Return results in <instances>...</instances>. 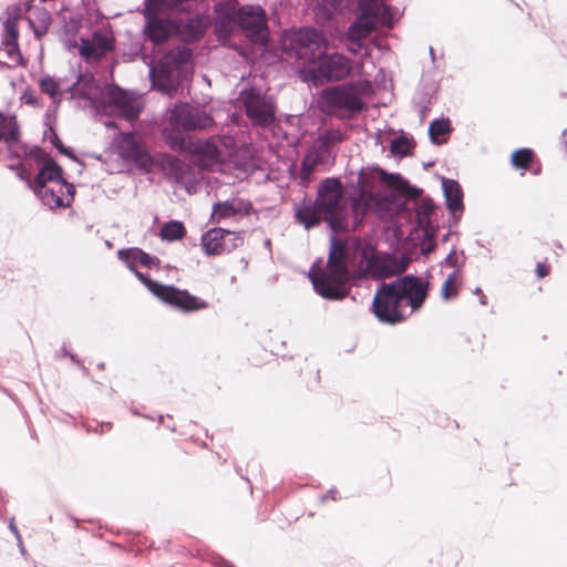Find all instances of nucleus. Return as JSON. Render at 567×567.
<instances>
[{"label":"nucleus","instance_id":"1","mask_svg":"<svg viewBox=\"0 0 567 567\" xmlns=\"http://www.w3.org/2000/svg\"><path fill=\"white\" fill-rule=\"evenodd\" d=\"M142 248L127 247L116 251L117 259L121 260L135 278L161 302L183 313H193L207 309L209 303L190 293L187 289H181L174 285H165L152 279L146 272L138 270L141 266Z\"/></svg>","mask_w":567,"mask_h":567},{"label":"nucleus","instance_id":"2","mask_svg":"<svg viewBox=\"0 0 567 567\" xmlns=\"http://www.w3.org/2000/svg\"><path fill=\"white\" fill-rule=\"evenodd\" d=\"M313 290L323 299L340 301L348 297L351 280L349 256L346 243L338 236L330 235L326 270L318 275L308 274Z\"/></svg>","mask_w":567,"mask_h":567},{"label":"nucleus","instance_id":"3","mask_svg":"<svg viewBox=\"0 0 567 567\" xmlns=\"http://www.w3.org/2000/svg\"><path fill=\"white\" fill-rule=\"evenodd\" d=\"M375 175H379V178L382 183L408 199H416L423 193L422 188L412 185L409 179L403 177L400 173H390L380 168L379 166L369 167V172H365L363 168H361L358 172L355 181L347 182V187L351 188L349 198L352 206H354L364 197L365 188L373 184Z\"/></svg>","mask_w":567,"mask_h":567},{"label":"nucleus","instance_id":"4","mask_svg":"<svg viewBox=\"0 0 567 567\" xmlns=\"http://www.w3.org/2000/svg\"><path fill=\"white\" fill-rule=\"evenodd\" d=\"M91 106L96 114L118 116L125 120L136 118L143 111L138 96L130 90L117 85L110 87L105 94L95 95Z\"/></svg>","mask_w":567,"mask_h":567},{"label":"nucleus","instance_id":"5","mask_svg":"<svg viewBox=\"0 0 567 567\" xmlns=\"http://www.w3.org/2000/svg\"><path fill=\"white\" fill-rule=\"evenodd\" d=\"M235 28L252 44L266 45L269 41L267 12L260 4H244L238 8Z\"/></svg>","mask_w":567,"mask_h":567},{"label":"nucleus","instance_id":"6","mask_svg":"<svg viewBox=\"0 0 567 567\" xmlns=\"http://www.w3.org/2000/svg\"><path fill=\"white\" fill-rule=\"evenodd\" d=\"M238 99L241 101L246 116L257 126H268L276 117V103L270 95L261 93L256 86H249L240 91Z\"/></svg>","mask_w":567,"mask_h":567},{"label":"nucleus","instance_id":"7","mask_svg":"<svg viewBox=\"0 0 567 567\" xmlns=\"http://www.w3.org/2000/svg\"><path fill=\"white\" fill-rule=\"evenodd\" d=\"M399 295L390 282H379L371 303V312L384 324L394 326L405 320Z\"/></svg>","mask_w":567,"mask_h":567},{"label":"nucleus","instance_id":"8","mask_svg":"<svg viewBox=\"0 0 567 567\" xmlns=\"http://www.w3.org/2000/svg\"><path fill=\"white\" fill-rule=\"evenodd\" d=\"M381 0H357L354 11L357 17L347 29V37L351 43L361 47V40L372 32L380 16Z\"/></svg>","mask_w":567,"mask_h":567},{"label":"nucleus","instance_id":"9","mask_svg":"<svg viewBox=\"0 0 567 567\" xmlns=\"http://www.w3.org/2000/svg\"><path fill=\"white\" fill-rule=\"evenodd\" d=\"M351 72V60L342 53L319 55V62L309 69L310 80L315 84L329 81H340Z\"/></svg>","mask_w":567,"mask_h":567},{"label":"nucleus","instance_id":"10","mask_svg":"<svg viewBox=\"0 0 567 567\" xmlns=\"http://www.w3.org/2000/svg\"><path fill=\"white\" fill-rule=\"evenodd\" d=\"M320 104L330 111L359 112L362 101L354 82L328 86L322 90Z\"/></svg>","mask_w":567,"mask_h":567},{"label":"nucleus","instance_id":"11","mask_svg":"<svg viewBox=\"0 0 567 567\" xmlns=\"http://www.w3.org/2000/svg\"><path fill=\"white\" fill-rule=\"evenodd\" d=\"M114 145L123 161L132 163L136 168L146 173L152 169L154 159L150 151L132 132H118L114 138Z\"/></svg>","mask_w":567,"mask_h":567},{"label":"nucleus","instance_id":"12","mask_svg":"<svg viewBox=\"0 0 567 567\" xmlns=\"http://www.w3.org/2000/svg\"><path fill=\"white\" fill-rule=\"evenodd\" d=\"M169 126L184 131L205 130L214 124V117L199 106L179 102L168 115Z\"/></svg>","mask_w":567,"mask_h":567},{"label":"nucleus","instance_id":"13","mask_svg":"<svg viewBox=\"0 0 567 567\" xmlns=\"http://www.w3.org/2000/svg\"><path fill=\"white\" fill-rule=\"evenodd\" d=\"M390 287L395 290L401 300H405L412 311L419 310L425 302L431 284L413 274H405L390 281Z\"/></svg>","mask_w":567,"mask_h":567},{"label":"nucleus","instance_id":"14","mask_svg":"<svg viewBox=\"0 0 567 567\" xmlns=\"http://www.w3.org/2000/svg\"><path fill=\"white\" fill-rule=\"evenodd\" d=\"M244 244L240 233L223 227H213L200 236V245L206 256L229 254Z\"/></svg>","mask_w":567,"mask_h":567},{"label":"nucleus","instance_id":"15","mask_svg":"<svg viewBox=\"0 0 567 567\" xmlns=\"http://www.w3.org/2000/svg\"><path fill=\"white\" fill-rule=\"evenodd\" d=\"M141 12L145 20L143 27L144 38L153 44H163L173 35L179 33L181 25L175 19L161 17L158 13H153L150 9H143Z\"/></svg>","mask_w":567,"mask_h":567},{"label":"nucleus","instance_id":"16","mask_svg":"<svg viewBox=\"0 0 567 567\" xmlns=\"http://www.w3.org/2000/svg\"><path fill=\"white\" fill-rule=\"evenodd\" d=\"M444 204L451 214L454 223H458L465 209L464 192L461 184L453 178L441 177Z\"/></svg>","mask_w":567,"mask_h":567},{"label":"nucleus","instance_id":"17","mask_svg":"<svg viewBox=\"0 0 567 567\" xmlns=\"http://www.w3.org/2000/svg\"><path fill=\"white\" fill-rule=\"evenodd\" d=\"M20 125L16 114H4L0 111V141L8 150L9 159H21V155L13 148L20 142Z\"/></svg>","mask_w":567,"mask_h":567},{"label":"nucleus","instance_id":"18","mask_svg":"<svg viewBox=\"0 0 567 567\" xmlns=\"http://www.w3.org/2000/svg\"><path fill=\"white\" fill-rule=\"evenodd\" d=\"M293 217L306 230H310L323 220V204L317 199L307 200L305 197L300 203L295 204Z\"/></svg>","mask_w":567,"mask_h":567},{"label":"nucleus","instance_id":"19","mask_svg":"<svg viewBox=\"0 0 567 567\" xmlns=\"http://www.w3.org/2000/svg\"><path fill=\"white\" fill-rule=\"evenodd\" d=\"M352 208L346 204L336 202L333 206H323V220L330 235L338 236V231H347L350 228Z\"/></svg>","mask_w":567,"mask_h":567},{"label":"nucleus","instance_id":"20","mask_svg":"<svg viewBox=\"0 0 567 567\" xmlns=\"http://www.w3.org/2000/svg\"><path fill=\"white\" fill-rule=\"evenodd\" d=\"M216 13L215 32L218 38L229 37L235 28L237 11L230 0H221L215 4Z\"/></svg>","mask_w":567,"mask_h":567},{"label":"nucleus","instance_id":"21","mask_svg":"<svg viewBox=\"0 0 567 567\" xmlns=\"http://www.w3.org/2000/svg\"><path fill=\"white\" fill-rule=\"evenodd\" d=\"M158 158L162 169L177 184L194 174L193 167L174 154L158 153Z\"/></svg>","mask_w":567,"mask_h":567},{"label":"nucleus","instance_id":"22","mask_svg":"<svg viewBox=\"0 0 567 567\" xmlns=\"http://www.w3.org/2000/svg\"><path fill=\"white\" fill-rule=\"evenodd\" d=\"M361 260L364 262L365 275L370 278L375 280L391 278L386 252L380 255L373 250H363Z\"/></svg>","mask_w":567,"mask_h":567},{"label":"nucleus","instance_id":"23","mask_svg":"<svg viewBox=\"0 0 567 567\" xmlns=\"http://www.w3.org/2000/svg\"><path fill=\"white\" fill-rule=\"evenodd\" d=\"M63 174L61 165L53 157H48L47 163L29 181L30 188H42L48 182H64Z\"/></svg>","mask_w":567,"mask_h":567},{"label":"nucleus","instance_id":"24","mask_svg":"<svg viewBox=\"0 0 567 567\" xmlns=\"http://www.w3.org/2000/svg\"><path fill=\"white\" fill-rule=\"evenodd\" d=\"M352 0H317L313 11L318 19L330 21L334 16L351 11Z\"/></svg>","mask_w":567,"mask_h":567},{"label":"nucleus","instance_id":"25","mask_svg":"<svg viewBox=\"0 0 567 567\" xmlns=\"http://www.w3.org/2000/svg\"><path fill=\"white\" fill-rule=\"evenodd\" d=\"M341 181L338 177H326L318 184L316 199L323 206H333L339 202Z\"/></svg>","mask_w":567,"mask_h":567},{"label":"nucleus","instance_id":"26","mask_svg":"<svg viewBox=\"0 0 567 567\" xmlns=\"http://www.w3.org/2000/svg\"><path fill=\"white\" fill-rule=\"evenodd\" d=\"M535 161L536 154L532 148L528 147L517 148L511 155V164L513 167L524 172L530 171L533 175H539L542 172V166L539 163H537V166L533 167Z\"/></svg>","mask_w":567,"mask_h":567},{"label":"nucleus","instance_id":"27","mask_svg":"<svg viewBox=\"0 0 567 567\" xmlns=\"http://www.w3.org/2000/svg\"><path fill=\"white\" fill-rule=\"evenodd\" d=\"M208 28V18L202 13H196L185 21V38L189 41H198L206 34Z\"/></svg>","mask_w":567,"mask_h":567},{"label":"nucleus","instance_id":"28","mask_svg":"<svg viewBox=\"0 0 567 567\" xmlns=\"http://www.w3.org/2000/svg\"><path fill=\"white\" fill-rule=\"evenodd\" d=\"M414 145L415 143L413 136L402 133L401 135L391 140L390 152L393 156L403 158L411 154V151L414 147Z\"/></svg>","mask_w":567,"mask_h":567},{"label":"nucleus","instance_id":"29","mask_svg":"<svg viewBox=\"0 0 567 567\" xmlns=\"http://www.w3.org/2000/svg\"><path fill=\"white\" fill-rule=\"evenodd\" d=\"M452 131L451 121L449 117L434 118L430 122L427 135L433 145H442L445 140H441L439 135L450 133Z\"/></svg>","mask_w":567,"mask_h":567},{"label":"nucleus","instance_id":"30","mask_svg":"<svg viewBox=\"0 0 567 567\" xmlns=\"http://www.w3.org/2000/svg\"><path fill=\"white\" fill-rule=\"evenodd\" d=\"M186 234L184 223L177 219L165 221L161 229L159 236L167 243H174L183 238Z\"/></svg>","mask_w":567,"mask_h":567},{"label":"nucleus","instance_id":"31","mask_svg":"<svg viewBox=\"0 0 567 567\" xmlns=\"http://www.w3.org/2000/svg\"><path fill=\"white\" fill-rule=\"evenodd\" d=\"M41 203L50 209L64 208L63 197L59 196L53 188L43 185L42 188H30Z\"/></svg>","mask_w":567,"mask_h":567},{"label":"nucleus","instance_id":"32","mask_svg":"<svg viewBox=\"0 0 567 567\" xmlns=\"http://www.w3.org/2000/svg\"><path fill=\"white\" fill-rule=\"evenodd\" d=\"M236 209L234 208L233 200L226 199L223 202H215L213 204V210L209 220L213 223H219L223 219L236 216Z\"/></svg>","mask_w":567,"mask_h":567},{"label":"nucleus","instance_id":"33","mask_svg":"<svg viewBox=\"0 0 567 567\" xmlns=\"http://www.w3.org/2000/svg\"><path fill=\"white\" fill-rule=\"evenodd\" d=\"M2 45H12L13 49H17V44H19V29L17 23V17H8L3 22V39L1 41Z\"/></svg>","mask_w":567,"mask_h":567},{"label":"nucleus","instance_id":"34","mask_svg":"<svg viewBox=\"0 0 567 567\" xmlns=\"http://www.w3.org/2000/svg\"><path fill=\"white\" fill-rule=\"evenodd\" d=\"M164 142L172 151H182L185 147V137L179 128L164 127L162 131Z\"/></svg>","mask_w":567,"mask_h":567},{"label":"nucleus","instance_id":"35","mask_svg":"<svg viewBox=\"0 0 567 567\" xmlns=\"http://www.w3.org/2000/svg\"><path fill=\"white\" fill-rule=\"evenodd\" d=\"M41 92L49 95L54 102L61 101L62 90L60 89V80H55L51 75H44L39 80Z\"/></svg>","mask_w":567,"mask_h":567},{"label":"nucleus","instance_id":"36","mask_svg":"<svg viewBox=\"0 0 567 567\" xmlns=\"http://www.w3.org/2000/svg\"><path fill=\"white\" fill-rule=\"evenodd\" d=\"M436 208L437 206L430 196L422 197L419 202L413 204L415 220L433 217L435 215Z\"/></svg>","mask_w":567,"mask_h":567},{"label":"nucleus","instance_id":"37","mask_svg":"<svg viewBox=\"0 0 567 567\" xmlns=\"http://www.w3.org/2000/svg\"><path fill=\"white\" fill-rule=\"evenodd\" d=\"M416 225L421 228V237L424 239H431L432 237H436L439 231V225L433 219V217H427L426 219H417L415 220Z\"/></svg>","mask_w":567,"mask_h":567},{"label":"nucleus","instance_id":"38","mask_svg":"<svg viewBox=\"0 0 567 567\" xmlns=\"http://www.w3.org/2000/svg\"><path fill=\"white\" fill-rule=\"evenodd\" d=\"M175 0H144V8L150 9L153 13H158L161 8H166L177 12V6Z\"/></svg>","mask_w":567,"mask_h":567},{"label":"nucleus","instance_id":"39","mask_svg":"<svg viewBox=\"0 0 567 567\" xmlns=\"http://www.w3.org/2000/svg\"><path fill=\"white\" fill-rule=\"evenodd\" d=\"M24 155L31 157L37 164L43 166L47 163L48 157H52L41 146L34 145L29 151L23 146Z\"/></svg>","mask_w":567,"mask_h":567},{"label":"nucleus","instance_id":"40","mask_svg":"<svg viewBox=\"0 0 567 567\" xmlns=\"http://www.w3.org/2000/svg\"><path fill=\"white\" fill-rule=\"evenodd\" d=\"M456 278V270L447 276L441 287V298L445 301H449L457 296V289L451 290V286Z\"/></svg>","mask_w":567,"mask_h":567},{"label":"nucleus","instance_id":"41","mask_svg":"<svg viewBox=\"0 0 567 567\" xmlns=\"http://www.w3.org/2000/svg\"><path fill=\"white\" fill-rule=\"evenodd\" d=\"M231 200L234 208L236 209V215L248 216L254 212V205L250 200L241 197H236Z\"/></svg>","mask_w":567,"mask_h":567},{"label":"nucleus","instance_id":"42","mask_svg":"<svg viewBox=\"0 0 567 567\" xmlns=\"http://www.w3.org/2000/svg\"><path fill=\"white\" fill-rule=\"evenodd\" d=\"M44 125H45V130H44L43 136L45 137L47 133L50 132L49 142L58 151V147L63 145V143H62L59 134L54 131L53 124L50 121V115L48 112L45 113Z\"/></svg>","mask_w":567,"mask_h":567},{"label":"nucleus","instance_id":"43","mask_svg":"<svg viewBox=\"0 0 567 567\" xmlns=\"http://www.w3.org/2000/svg\"><path fill=\"white\" fill-rule=\"evenodd\" d=\"M79 54L85 61H89L93 58L97 56L96 49L94 44L85 38H81V44L79 47Z\"/></svg>","mask_w":567,"mask_h":567},{"label":"nucleus","instance_id":"44","mask_svg":"<svg viewBox=\"0 0 567 567\" xmlns=\"http://www.w3.org/2000/svg\"><path fill=\"white\" fill-rule=\"evenodd\" d=\"M7 167L10 171L16 172L17 177L19 179H21L22 182H24L27 184V186L30 188L29 181H31V176H30V173L23 168V162L21 159H18L17 163L8 164Z\"/></svg>","mask_w":567,"mask_h":567},{"label":"nucleus","instance_id":"45","mask_svg":"<svg viewBox=\"0 0 567 567\" xmlns=\"http://www.w3.org/2000/svg\"><path fill=\"white\" fill-rule=\"evenodd\" d=\"M141 256V266L146 269H159L161 267V259L155 256L146 252L144 249H142Z\"/></svg>","mask_w":567,"mask_h":567},{"label":"nucleus","instance_id":"46","mask_svg":"<svg viewBox=\"0 0 567 567\" xmlns=\"http://www.w3.org/2000/svg\"><path fill=\"white\" fill-rule=\"evenodd\" d=\"M380 14L382 16V20L391 25L395 22L396 18V9H394L392 6L385 4L383 1L380 3Z\"/></svg>","mask_w":567,"mask_h":567},{"label":"nucleus","instance_id":"47","mask_svg":"<svg viewBox=\"0 0 567 567\" xmlns=\"http://www.w3.org/2000/svg\"><path fill=\"white\" fill-rule=\"evenodd\" d=\"M61 186L65 187V199L63 198V206L64 208L71 206L72 202L74 200L75 196V186L73 183L68 182L64 178V182H59Z\"/></svg>","mask_w":567,"mask_h":567},{"label":"nucleus","instance_id":"48","mask_svg":"<svg viewBox=\"0 0 567 567\" xmlns=\"http://www.w3.org/2000/svg\"><path fill=\"white\" fill-rule=\"evenodd\" d=\"M437 247V244L435 241V237H432L431 239H424L423 237L420 238V251L422 256H429L432 254Z\"/></svg>","mask_w":567,"mask_h":567},{"label":"nucleus","instance_id":"49","mask_svg":"<svg viewBox=\"0 0 567 567\" xmlns=\"http://www.w3.org/2000/svg\"><path fill=\"white\" fill-rule=\"evenodd\" d=\"M3 47L7 50V56L9 59L16 58V65H25L27 61L24 60V58L20 51L19 44H17L16 50L13 49V44L12 45H3Z\"/></svg>","mask_w":567,"mask_h":567},{"label":"nucleus","instance_id":"50","mask_svg":"<svg viewBox=\"0 0 567 567\" xmlns=\"http://www.w3.org/2000/svg\"><path fill=\"white\" fill-rule=\"evenodd\" d=\"M35 18L39 22V25L49 28L52 21V17L50 11H48L45 8H39L35 11Z\"/></svg>","mask_w":567,"mask_h":567},{"label":"nucleus","instance_id":"51","mask_svg":"<svg viewBox=\"0 0 567 567\" xmlns=\"http://www.w3.org/2000/svg\"><path fill=\"white\" fill-rule=\"evenodd\" d=\"M454 254H455V249L452 248V250L447 254V256L440 262L441 266H449V267H453L455 268V270L457 271L458 269H461L463 266H464V260L458 264L457 262V259L454 257Z\"/></svg>","mask_w":567,"mask_h":567},{"label":"nucleus","instance_id":"52","mask_svg":"<svg viewBox=\"0 0 567 567\" xmlns=\"http://www.w3.org/2000/svg\"><path fill=\"white\" fill-rule=\"evenodd\" d=\"M21 101L30 106L39 105V97L34 94L32 89H27L21 94Z\"/></svg>","mask_w":567,"mask_h":567},{"label":"nucleus","instance_id":"53","mask_svg":"<svg viewBox=\"0 0 567 567\" xmlns=\"http://www.w3.org/2000/svg\"><path fill=\"white\" fill-rule=\"evenodd\" d=\"M58 152L66 156L72 162L78 163L82 166L84 165V163L75 155L73 147L63 144L60 147H58Z\"/></svg>","mask_w":567,"mask_h":567},{"label":"nucleus","instance_id":"54","mask_svg":"<svg viewBox=\"0 0 567 567\" xmlns=\"http://www.w3.org/2000/svg\"><path fill=\"white\" fill-rule=\"evenodd\" d=\"M386 257L389 261L391 277L402 274V269H399L400 264L396 260V255H394L393 252H386Z\"/></svg>","mask_w":567,"mask_h":567},{"label":"nucleus","instance_id":"55","mask_svg":"<svg viewBox=\"0 0 567 567\" xmlns=\"http://www.w3.org/2000/svg\"><path fill=\"white\" fill-rule=\"evenodd\" d=\"M433 99H435V91H432V92H429V91H425V92H422L421 93V102H422V107L420 110V112L423 114L425 111L429 110L427 107V104H431Z\"/></svg>","mask_w":567,"mask_h":567},{"label":"nucleus","instance_id":"56","mask_svg":"<svg viewBox=\"0 0 567 567\" xmlns=\"http://www.w3.org/2000/svg\"><path fill=\"white\" fill-rule=\"evenodd\" d=\"M81 28V21L79 19H71L69 23L65 24V34L74 37Z\"/></svg>","mask_w":567,"mask_h":567},{"label":"nucleus","instance_id":"57","mask_svg":"<svg viewBox=\"0 0 567 567\" xmlns=\"http://www.w3.org/2000/svg\"><path fill=\"white\" fill-rule=\"evenodd\" d=\"M318 35L319 34L315 28H308L305 31V33L302 34V38L305 39V41H307L309 43L318 44V41H317Z\"/></svg>","mask_w":567,"mask_h":567},{"label":"nucleus","instance_id":"58","mask_svg":"<svg viewBox=\"0 0 567 567\" xmlns=\"http://www.w3.org/2000/svg\"><path fill=\"white\" fill-rule=\"evenodd\" d=\"M550 267L545 262H537L536 265V276L537 278L542 279L549 275Z\"/></svg>","mask_w":567,"mask_h":567},{"label":"nucleus","instance_id":"59","mask_svg":"<svg viewBox=\"0 0 567 567\" xmlns=\"http://www.w3.org/2000/svg\"><path fill=\"white\" fill-rule=\"evenodd\" d=\"M396 260L400 264L399 269H402V271L404 272L411 261V258L405 254H401L400 256H396Z\"/></svg>","mask_w":567,"mask_h":567},{"label":"nucleus","instance_id":"60","mask_svg":"<svg viewBox=\"0 0 567 567\" xmlns=\"http://www.w3.org/2000/svg\"><path fill=\"white\" fill-rule=\"evenodd\" d=\"M9 529L10 532L16 536L18 544H22V537L21 534L14 523V518L12 517L9 522Z\"/></svg>","mask_w":567,"mask_h":567},{"label":"nucleus","instance_id":"61","mask_svg":"<svg viewBox=\"0 0 567 567\" xmlns=\"http://www.w3.org/2000/svg\"><path fill=\"white\" fill-rule=\"evenodd\" d=\"M163 80H164V82L161 84V89L163 91H165V92L176 91V84L168 83L169 82V75L168 74L163 75Z\"/></svg>","mask_w":567,"mask_h":567},{"label":"nucleus","instance_id":"62","mask_svg":"<svg viewBox=\"0 0 567 567\" xmlns=\"http://www.w3.org/2000/svg\"><path fill=\"white\" fill-rule=\"evenodd\" d=\"M337 497H338V491L337 488L332 487L330 489H328L321 497V502H326L327 499H332V501H337Z\"/></svg>","mask_w":567,"mask_h":567},{"label":"nucleus","instance_id":"63","mask_svg":"<svg viewBox=\"0 0 567 567\" xmlns=\"http://www.w3.org/2000/svg\"><path fill=\"white\" fill-rule=\"evenodd\" d=\"M30 25L32 27L34 37L37 39L42 38L48 32V30H49V28L41 27V25L34 27L33 22L31 20H30Z\"/></svg>","mask_w":567,"mask_h":567},{"label":"nucleus","instance_id":"64","mask_svg":"<svg viewBox=\"0 0 567 567\" xmlns=\"http://www.w3.org/2000/svg\"><path fill=\"white\" fill-rule=\"evenodd\" d=\"M473 293L476 295L477 298H480V303L482 306H486L487 305V297L484 295L483 290L480 287H476L473 290Z\"/></svg>","mask_w":567,"mask_h":567}]
</instances>
